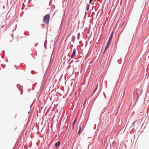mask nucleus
<instances>
[{
	"mask_svg": "<svg viewBox=\"0 0 149 149\" xmlns=\"http://www.w3.org/2000/svg\"><path fill=\"white\" fill-rule=\"evenodd\" d=\"M49 18L50 15L49 14H48L45 15L43 19L44 23L46 25H48L49 24Z\"/></svg>",
	"mask_w": 149,
	"mask_h": 149,
	"instance_id": "1",
	"label": "nucleus"
},
{
	"mask_svg": "<svg viewBox=\"0 0 149 149\" xmlns=\"http://www.w3.org/2000/svg\"><path fill=\"white\" fill-rule=\"evenodd\" d=\"M75 50H74L73 51L72 54L71 55V57L72 58H73L75 56Z\"/></svg>",
	"mask_w": 149,
	"mask_h": 149,
	"instance_id": "2",
	"label": "nucleus"
},
{
	"mask_svg": "<svg viewBox=\"0 0 149 149\" xmlns=\"http://www.w3.org/2000/svg\"><path fill=\"white\" fill-rule=\"evenodd\" d=\"M60 144V142L59 141H58V142H56L55 144V146L56 147L58 146Z\"/></svg>",
	"mask_w": 149,
	"mask_h": 149,
	"instance_id": "3",
	"label": "nucleus"
},
{
	"mask_svg": "<svg viewBox=\"0 0 149 149\" xmlns=\"http://www.w3.org/2000/svg\"><path fill=\"white\" fill-rule=\"evenodd\" d=\"M112 35H113V33H112L111 35V36L110 37V38L109 39V41H110L111 42V39H112Z\"/></svg>",
	"mask_w": 149,
	"mask_h": 149,
	"instance_id": "4",
	"label": "nucleus"
},
{
	"mask_svg": "<svg viewBox=\"0 0 149 149\" xmlns=\"http://www.w3.org/2000/svg\"><path fill=\"white\" fill-rule=\"evenodd\" d=\"M79 127L80 129H79V130L78 133V134H80V131H81V126H80Z\"/></svg>",
	"mask_w": 149,
	"mask_h": 149,
	"instance_id": "5",
	"label": "nucleus"
},
{
	"mask_svg": "<svg viewBox=\"0 0 149 149\" xmlns=\"http://www.w3.org/2000/svg\"><path fill=\"white\" fill-rule=\"evenodd\" d=\"M89 5H88L87 8L86 9V10L87 11H88L89 10Z\"/></svg>",
	"mask_w": 149,
	"mask_h": 149,
	"instance_id": "6",
	"label": "nucleus"
},
{
	"mask_svg": "<svg viewBox=\"0 0 149 149\" xmlns=\"http://www.w3.org/2000/svg\"><path fill=\"white\" fill-rule=\"evenodd\" d=\"M107 49H108V48H106V47L105 48V50H104V52H103V53H104H104L106 51H107Z\"/></svg>",
	"mask_w": 149,
	"mask_h": 149,
	"instance_id": "7",
	"label": "nucleus"
},
{
	"mask_svg": "<svg viewBox=\"0 0 149 149\" xmlns=\"http://www.w3.org/2000/svg\"><path fill=\"white\" fill-rule=\"evenodd\" d=\"M111 42L110 41H108V43L107 44V45H110V44Z\"/></svg>",
	"mask_w": 149,
	"mask_h": 149,
	"instance_id": "8",
	"label": "nucleus"
},
{
	"mask_svg": "<svg viewBox=\"0 0 149 149\" xmlns=\"http://www.w3.org/2000/svg\"><path fill=\"white\" fill-rule=\"evenodd\" d=\"M76 120H75L74 122L73 123V126L75 124V123H76Z\"/></svg>",
	"mask_w": 149,
	"mask_h": 149,
	"instance_id": "9",
	"label": "nucleus"
},
{
	"mask_svg": "<svg viewBox=\"0 0 149 149\" xmlns=\"http://www.w3.org/2000/svg\"><path fill=\"white\" fill-rule=\"evenodd\" d=\"M92 1H93V0H90L89 3H91L92 2Z\"/></svg>",
	"mask_w": 149,
	"mask_h": 149,
	"instance_id": "10",
	"label": "nucleus"
},
{
	"mask_svg": "<svg viewBox=\"0 0 149 149\" xmlns=\"http://www.w3.org/2000/svg\"><path fill=\"white\" fill-rule=\"evenodd\" d=\"M109 45H107L106 47V48H108V47H109Z\"/></svg>",
	"mask_w": 149,
	"mask_h": 149,
	"instance_id": "11",
	"label": "nucleus"
},
{
	"mask_svg": "<svg viewBox=\"0 0 149 149\" xmlns=\"http://www.w3.org/2000/svg\"><path fill=\"white\" fill-rule=\"evenodd\" d=\"M134 123H135V122L133 124H134Z\"/></svg>",
	"mask_w": 149,
	"mask_h": 149,
	"instance_id": "12",
	"label": "nucleus"
}]
</instances>
